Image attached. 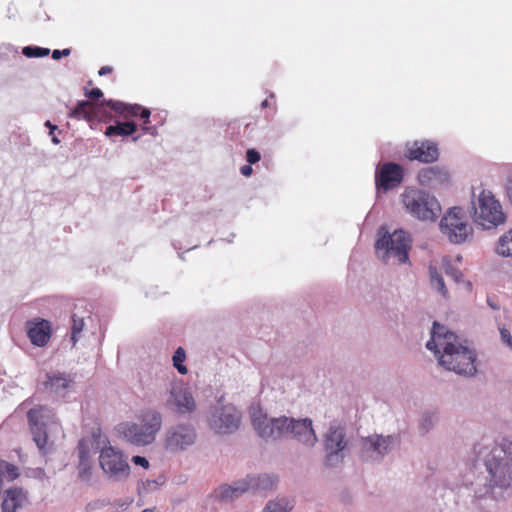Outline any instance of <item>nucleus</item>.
<instances>
[{
  "mask_svg": "<svg viewBox=\"0 0 512 512\" xmlns=\"http://www.w3.org/2000/svg\"><path fill=\"white\" fill-rule=\"evenodd\" d=\"M78 477L82 481H89L92 477L91 461L82 460L78 463Z\"/></svg>",
  "mask_w": 512,
  "mask_h": 512,
  "instance_id": "72a5a7b5",
  "label": "nucleus"
},
{
  "mask_svg": "<svg viewBox=\"0 0 512 512\" xmlns=\"http://www.w3.org/2000/svg\"><path fill=\"white\" fill-rule=\"evenodd\" d=\"M490 306H491V308H496V307L494 306V303H491V304H490Z\"/></svg>",
  "mask_w": 512,
  "mask_h": 512,
  "instance_id": "603ef678",
  "label": "nucleus"
},
{
  "mask_svg": "<svg viewBox=\"0 0 512 512\" xmlns=\"http://www.w3.org/2000/svg\"><path fill=\"white\" fill-rule=\"evenodd\" d=\"M27 329L28 337L35 346H45L51 337V325L47 320L29 321Z\"/></svg>",
  "mask_w": 512,
  "mask_h": 512,
  "instance_id": "4be33fe9",
  "label": "nucleus"
},
{
  "mask_svg": "<svg viewBox=\"0 0 512 512\" xmlns=\"http://www.w3.org/2000/svg\"><path fill=\"white\" fill-rule=\"evenodd\" d=\"M490 306H491V308H496V307L494 306V303H491V304H490Z\"/></svg>",
  "mask_w": 512,
  "mask_h": 512,
  "instance_id": "864d4df0",
  "label": "nucleus"
},
{
  "mask_svg": "<svg viewBox=\"0 0 512 512\" xmlns=\"http://www.w3.org/2000/svg\"><path fill=\"white\" fill-rule=\"evenodd\" d=\"M473 217L484 229H491L505 222V215L498 200L490 191H481L473 201Z\"/></svg>",
  "mask_w": 512,
  "mask_h": 512,
  "instance_id": "9d476101",
  "label": "nucleus"
},
{
  "mask_svg": "<svg viewBox=\"0 0 512 512\" xmlns=\"http://www.w3.org/2000/svg\"><path fill=\"white\" fill-rule=\"evenodd\" d=\"M107 107L115 112H124L127 110L128 115H135L140 108L137 104L130 105L113 100H103L99 104H93L89 101L82 100L69 111L68 116L77 120L91 121L108 115L106 111Z\"/></svg>",
  "mask_w": 512,
  "mask_h": 512,
  "instance_id": "1a4fd4ad",
  "label": "nucleus"
},
{
  "mask_svg": "<svg viewBox=\"0 0 512 512\" xmlns=\"http://www.w3.org/2000/svg\"><path fill=\"white\" fill-rule=\"evenodd\" d=\"M501 339L504 343H506L509 347L512 348V335L506 328L500 329Z\"/></svg>",
  "mask_w": 512,
  "mask_h": 512,
  "instance_id": "58836bf2",
  "label": "nucleus"
},
{
  "mask_svg": "<svg viewBox=\"0 0 512 512\" xmlns=\"http://www.w3.org/2000/svg\"><path fill=\"white\" fill-rule=\"evenodd\" d=\"M45 389L56 397L63 398L72 389L74 378L65 372L52 371L46 374Z\"/></svg>",
  "mask_w": 512,
  "mask_h": 512,
  "instance_id": "6ab92c4d",
  "label": "nucleus"
},
{
  "mask_svg": "<svg viewBox=\"0 0 512 512\" xmlns=\"http://www.w3.org/2000/svg\"><path fill=\"white\" fill-rule=\"evenodd\" d=\"M396 445L392 435H372L361 441V457L367 462H380Z\"/></svg>",
  "mask_w": 512,
  "mask_h": 512,
  "instance_id": "4468645a",
  "label": "nucleus"
},
{
  "mask_svg": "<svg viewBox=\"0 0 512 512\" xmlns=\"http://www.w3.org/2000/svg\"><path fill=\"white\" fill-rule=\"evenodd\" d=\"M111 72H112V67H110V66H103V67H101V68H100V70L98 71V74H99L100 76H104V75H107V74H109V73H111Z\"/></svg>",
  "mask_w": 512,
  "mask_h": 512,
  "instance_id": "a18cd8bd",
  "label": "nucleus"
},
{
  "mask_svg": "<svg viewBox=\"0 0 512 512\" xmlns=\"http://www.w3.org/2000/svg\"><path fill=\"white\" fill-rule=\"evenodd\" d=\"M426 348L434 352L439 364L446 370L466 377H474L478 372L475 350L467 347L456 334L436 321Z\"/></svg>",
  "mask_w": 512,
  "mask_h": 512,
  "instance_id": "f03ea898",
  "label": "nucleus"
},
{
  "mask_svg": "<svg viewBox=\"0 0 512 512\" xmlns=\"http://www.w3.org/2000/svg\"><path fill=\"white\" fill-rule=\"evenodd\" d=\"M348 446L349 439L346 434V428L338 422L330 423L323 435L324 464L327 467H337L340 465L346 456Z\"/></svg>",
  "mask_w": 512,
  "mask_h": 512,
  "instance_id": "0eeeda50",
  "label": "nucleus"
},
{
  "mask_svg": "<svg viewBox=\"0 0 512 512\" xmlns=\"http://www.w3.org/2000/svg\"><path fill=\"white\" fill-rule=\"evenodd\" d=\"M132 462L135 465H139L145 469H147L149 467V461L143 456H139V455L133 456Z\"/></svg>",
  "mask_w": 512,
  "mask_h": 512,
  "instance_id": "a19ab883",
  "label": "nucleus"
},
{
  "mask_svg": "<svg viewBox=\"0 0 512 512\" xmlns=\"http://www.w3.org/2000/svg\"><path fill=\"white\" fill-rule=\"evenodd\" d=\"M242 479L246 483L247 492L252 491L254 493L271 490L277 481L276 477L266 473L251 474Z\"/></svg>",
  "mask_w": 512,
  "mask_h": 512,
  "instance_id": "b1692460",
  "label": "nucleus"
},
{
  "mask_svg": "<svg viewBox=\"0 0 512 512\" xmlns=\"http://www.w3.org/2000/svg\"><path fill=\"white\" fill-rule=\"evenodd\" d=\"M140 108L137 112H139L141 110V117L143 119H145V123H148L149 122V118H150V111L149 109L147 108H142L140 105H138ZM121 114H123L125 117H132L133 115H128V112L127 110H125L124 112H120ZM138 113H136L134 116H136Z\"/></svg>",
  "mask_w": 512,
  "mask_h": 512,
  "instance_id": "4c0bfd02",
  "label": "nucleus"
},
{
  "mask_svg": "<svg viewBox=\"0 0 512 512\" xmlns=\"http://www.w3.org/2000/svg\"><path fill=\"white\" fill-rule=\"evenodd\" d=\"M143 130H144V132H149V133H152V134H153V130H154V129H153V128H150V127H146V126H144V127H143Z\"/></svg>",
  "mask_w": 512,
  "mask_h": 512,
  "instance_id": "de8ad7c7",
  "label": "nucleus"
},
{
  "mask_svg": "<svg viewBox=\"0 0 512 512\" xmlns=\"http://www.w3.org/2000/svg\"><path fill=\"white\" fill-rule=\"evenodd\" d=\"M411 240L403 230L384 232L375 242L377 258L387 265L405 264L409 261Z\"/></svg>",
  "mask_w": 512,
  "mask_h": 512,
  "instance_id": "20e7f679",
  "label": "nucleus"
},
{
  "mask_svg": "<svg viewBox=\"0 0 512 512\" xmlns=\"http://www.w3.org/2000/svg\"><path fill=\"white\" fill-rule=\"evenodd\" d=\"M471 461L457 486V504L464 512H492L512 486V441L483 439L473 446Z\"/></svg>",
  "mask_w": 512,
  "mask_h": 512,
  "instance_id": "f257e3e1",
  "label": "nucleus"
},
{
  "mask_svg": "<svg viewBox=\"0 0 512 512\" xmlns=\"http://www.w3.org/2000/svg\"><path fill=\"white\" fill-rule=\"evenodd\" d=\"M39 473L42 475H45L44 471L42 469L39 470Z\"/></svg>",
  "mask_w": 512,
  "mask_h": 512,
  "instance_id": "3c124183",
  "label": "nucleus"
},
{
  "mask_svg": "<svg viewBox=\"0 0 512 512\" xmlns=\"http://www.w3.org/2000/svg\"><path fill=\"white\" fill-rule=\"evenodd\" d=\"M440 231L453 244H462L473 238V228L464 211L459 207L450 208L440 221Z\"/></svg>",
  "mask_w": 512,
  "mask_h": 512,
  "instance_id": "6e6552de",
  "label": "nucleus"
},
{
  "mask_svg": "<svg viewBox=\"0 0 512 512\" xmlns=\"http://www.w3.org/2000/svg\"><path fill=\"white\" fill-rule=\"evenodd\" d=\"M261 158L260 153L255 149H248L246 152V160L249 164L257 163Z\"/></svg>",
  "mask_w": 512,
  "mask_h": 512,
  "instance_id": "e433bc0d",
  "label": "nucleus"
},
{
  "mask_svg": "<svg viewBox=\"0 0 512 512\" xmlns=\"http://www.w3.org/2000/svg\"><path fill=\"white\" fill-rule=\"evenodd\" d=\"M99 465L112 482H123L130 475L127 456L117 447L107 445L100 450Z\"/></svg>",
  "mask_w": 512,
  "mask_h": 512,
  "instance_id": "f8f14e48",
  "label": "nucleus"
},
{
  "mask_svg": "<svg viewBox=\"0 0 512 512\" xmlns=\"http://www.w3.org/2000/svg\"><path fill=\"white\" fill-rule=\"evenodd\" d=\"M407 156L410 160H418L423 163H432L439 157L437 145L432 141H415L408 148Z\"/></svg>",
  "mask_w": 512,
  "mask_h": 512,
  "instance_id": "aec40b11",
  "label": "nucleus"
},
{
  "mask_svg": "<svg viewBox=\"0 0 512 512\" xmlns=\"http://www.w3.org/2000/svg\"><path fill=\"white\" fill-rule=\"evenodd\" d=\"M165 407L179 415H186L196 410V402L187 387L183 384H173L165 400Z\"/></svg>",
  "mask_w": 512,
  "mask_h": 512,
  "instance_id": "dca6fc26",
  "label": "nucleus"
},
{
  "mask_svg": "<svg viewBox=\"0 0 512 512\" xmlns=\"http://www.w3.org/2000/svg\"><path fill=\"white\" fill-rule=\"evenodd\" d=\"M403 168L394 162L378 165L375 171V185L384 192L395 188L403 180Z\"/></svg>",
  "mask_w": 512,
  "mask_h": 512,
  "instance_id": "a211bd4d",
  "label": "nucleus"
},
{
  "mask_svg": "<svg viewBox=\"0 0 512 512\" xmlns=\"http://www.w3.org/2000/svg\"><path fill=\"white\" fill-rule=\"evenodd\" d=\"M496 251L501 256L512 257V229L500 237Z\"/></svg>",
  "mask_w": 512,
  "mask_h": 512,
  "instance_id": "c85d7f7f",
  "label": "nucleus"
},
{
  "mask_svg": "<svg viewBox=\"0 0 512 512\" xmlns=\"http://www.w3.org/2000/svg\"><path fill=\"white\" fill-rule=\"evenodd\" d=\"M140 422H124L118 425L117 430L128 443L143 447L152 444L162 428V414L150 409L143 412Z\"/></svg>",
  "mask_w": 512,
  "mask_h": 512,
  "instance_id": "7ed1b4c3",
  "label": "nucleus"
},
{
  "mask_svg": "<svg viewBox=\"0 0 512 512\" xmlns=\"http://www.w3.org/2000/svg\"><path fill=\"white\" fill-rule=\"evenodd\" d=\"M268 105H269V101H268L267 99H266V100H264V101L262 102V104H261V106H262L263 108L267 107Z\"/></svg>",
  "mask_w": 512,
  "mask_h": 512,
  "instance_id": "8fccbe9b",
  "label": "nucleus"
},
{
  "mask_svg": "<svg viewBox=\"0 0 512 512\" xmlns=\"http://www.w3.org/2000/svg\"><path fill=\"white\" fill-rule=\"evenodd\" d=\"M437 415L432 412H425L421 415L418 430L421 435L427 434L436 424Z\"/></svg>",
  "mask_w": 512,
  "mask_h": 512,
  "instance_id": "c756f323",
  "label": "nucleus"
},
{
  "mask_svg": "<svg viewBox=\"0 0 512 512\" xmlns=\"http://www.w3.org/2000/svg\"><path fill=\"white\" fill-rule=\"evenodd\" d=\"M22 53L28 58H40L49 55L50 50L37 46H26L23 48Z\"/></svg>",
  "mask_w": 512,
  "mask_h": 512,
  "instance_id": "473e14b6",
  "label": "nucleus"
},
{
  "mask_svg": "<svg viewBox=\"0 0 512 512\" xmlns=\"http://www.w3.org/2000/svg\"><path fill=\"white\" fill-rule=\"evenodd\" d=\"M506 195L512 204V179H509L506 183Z\"/></svg>",
  "mask_w": 512,
  "mask_h": 512,
  "instance_id": "c03bdc74",
  "label": "nucleus"
},
{
  "mask_svg": "<svg viewBox=\"0 0 512 512\" xmlns=\"http://www.w3.org/2000/svg\"><path fill=\"white\" fill-rule=\"evenodd\" d=\"M241 420L240 411L233 405L215 407L209 416L210 428L219 434H227L235 431Z\"/></svg>",
  "mask_w": 512,
  "mask_h": 512,
  "instance_id": "2eb2a0df",
  "label": "nucleus"
},
{
  "mask_svg": "<svg viewBox=\"0 0 512 512\" xmlns=\"http://www.w3.org/2000/svg\"><path fill=\"white\" fill-rule=\"evenodd\" d=\"M287 435L284 439H293L301 445L312 448L318 441L317 435L313 428L312 419L288 417Z\"/></svg>",
  "mask_w": 512,
  "mask_h": 512,
  "instance_id": "f3484780",
  "label": "nucleus"
},
{
  "mask_svg": "<svg viewBox=\"0 0 512 512\" xmlns=\"http://www.w3.org/2000/svg\"><path fill=\"white\" fill-rule=\"evenodd\" d=\"M27 504V493L22 488H11L5 491L1 508L2 512H17Z\"/></svg>",
  "mask_w": 512,
  "mask_h": 512,
  "instance_id": "5701e85b",
  "label": "nucleus"
},
{
  "mask_svg": "<svg viewBox=\"0 0 512 512\" xmlns=\"http://www.w3.org/2000/svg\"><path fill=\"white\" fill-rule=\"evenodd\" d=\"M27 417L33 441L43 455L47 454L52 446V443L48 440V433L59 431L60 423L58 419L54 412L46 406L30 409Z\"/></svg>",
  "mask_w": 512,
  "mask_h": 512,
  "instance_id": "423d86ee",
  "label": "nucleus"
},
{
  "mask_svg": "<svg viewBox=\"0 0 512 512\" xmlns=\"http://www.w3.org/2000/svg\"><path fill=\"white\" fill-rule=\"evenodd\" d=\"M449 174L446 169L433 166L423 169L419 173V181L422 185L437 186L447 183Z\"/></svg>",
  "mask_w": 512,
  "mask_h": 512,
  "instance_id": "393cba45",
  "label": "nucleus"
},
{
  "mask_svg": "<svg viewBox=\"0 0 512 512\" xmlns=\"http://www.w3.org/2000/svg\"><path fill=\"white\" fill-rule=\"evenodd\" d=\"M443 269L445 271V274L451 277L456 283H460L463 281L462 272L459 269L453 267L450 260L447 258L443 259Z\"/></svg>",
  "mask_w": 512,
  "mask_h": 512,
  "instance_id": "2f4dec72",
  "label": "nucleus"
},
{
  "mask_svg": "<svg viewBox=\"0 0 512 512\" xmlns=\"http://www.w3.org/2000/svg\"><path fill=\"white\" fill-rule=\"evenodd\" d=\"M86 96L90 100H99L103 96V92L99 88H93L92 90L86 92Z\"/></svg>",
  "mask_w": 512,
  "mask_h": 512,
  "instance_id": "ea45409f",
  "label": "nucleus"
},
{
  "mask_svg": "<svg viewBox=\"0 0 512 512\" xmlns=\"http://www.w3.org/2000/svg\"><path fill=\"white\" fill-rule=\"evenodd\" d=\"M45 126L49 128V130H50L49 134L50 135H53L54 131L57 129V126L53 125L49 120H47L45 122Z\"/></svg>",
  "mask_w": 512,
  "mask_h": 512,
  "instance_id": "49530a36",
  "label": "nucleus"
},
{
  "mask_svg": "<svg viewBox=\"0 0 512 512\" xmlns=\"http://www.w3.org/2000/svg\"><path fill=\"white\" fill-rule=\"evenodd\" d=\"M70 53H71L70 49L54 50L52 52V58L54 60H59L63 56H69Z\"/></svg>",
  "mask_w": 512,
  "mask_h": 512,
  "instance_id": "79ce46f5",
  "label": "nucleus"
},
{
  "mask_svg": "<svg viewBox=\"0 0 512 512\" xmlns=\"http://www.w3.org/2000/svg\"><path fill=\"white\" fill-rule=\"evenodd\" d=\"M77 450H78L79 461H82V460L91 461L90 460V440L81 439L78 443Z\"/></svg>",
  "mask_w": 512,
  "mask_h": 512,
  "instance_id": "f704fd0d",
  "label": "nucleus"
},
{
  "mask_svg": "<svg viewBox=\"0 0 512 512\" xmlns=\"http://www.w3.org/2000/svg\"><path fill=\"white\" fill-rule=\"evenodd\" d=\"M400 201L405 211L419 221L434 222L441 213L437 198L425 190L406 188Z\"/></svg>",
  "mask_w": 512,
  "mask_h": 512,
  "instance_id": "39448f33",
  "label": "nucleus"
},
{
  "mask_svg": "<svg viewBox=\"0 0 512 512\" xmlns=\"http://www.w3.org/2000/svg\"><path fill=\"white\" fill-rule=\"evenodd\" d=\"M185 358H186L185 350L182 347H178L177 350L174 352L172 360H173L174 367L182 375L187 373V368L185 365H183Z\"/></svg>",
  "mask_w": 512,
  "mask_h": 512,
  "instance_id": "7c9ffc66",
  "label": "nucleus"
},
{
  "mask_svg": "<svg viewBox=\"0 0 512 512\" xmlns=\"http://www.w3.org/2000/svg\"><path fill=\"white\" fill-rule=\"evenodd\" d=\"M137 126L134 122H116L115 125H110L106 128L105 134L107 136H129L136 132Z\"/></svg>",
  "mask_w": 512,
  "mask_h": 512,
  "instance_id": "bb28decb",
  "label": "nucleus"
},
{
  "mask_svg": "<svg viewBox=\"0 0 512 512\" xmlns=\"http://www.w3.org/2000/svg\"><path fill=\"white\" fill-rule=\"evenodd\" d=\"M250 415L252 425L262 439L276 441L287 435L288 416L269 417L260 407H252Z\"/></svg>",
  "mask_w": 512,
  "mask_h": 512,
  "instance_id": "9b49d317",
  "label": "nucleus"
},
{
  "mask_svg": "<svg viewBox=\"0 0 512 512\" xmlns=\"http://www.w3.org/2000/svg\"><path fill=\"white\" fill-rule=\"evenodd\" d=\"M197 440V431L191 423H177L165 431L163 445L170 453L187 451Z\"/></svg>",
  "mask_w": 512,
  "mask_h": 512,
  "instance_id": "ddd939ff",
  "label": "nucleus"
},
{
  "mask_svg": "<svg viewBox=\"0 0 512 512\" xmlns=\"http://www.w3.org/2000/svg\"><path fill=\"white\" fill-rule=\"evenodd\" d=\"M51 140H52V142L54 144H59L60 143V140L56 136H54V135H52V139Z\"/></svg>",
  "mask_w": 512,
  "mask_h": 512,
  "instance_id": "09e8293b",
  "label": "nucleus"
},
{
  "mask_svg": "<svg viewBox=\"0 0 512 512\" xmlns=\"http://www.w3.org/2000/svg\"><path fill=\"white\" fill-rule=\"evenodd\" d=\"M294 507V500L288 497H277L266 503L262 512H290Z\"/></svg>",
  "mask_w": 512,
  "mask_h": 512,
  "instance_id": "a878e982",
  "label": "nucleus"
},
{
  "mask_svg": "<svg viewBox=\"0 0 512 512\" xmlns=\"http://www.w3.org/2000/svg\"><path fill=\"white\" fill-rule=\"evenodd\" d=\"M247 492L246 483L243 479L236 480L231 484H221L215 488L213 496L221 502H231Z\"/></svg>",
  "mask_w": 512,
  "mask_h": 512,
  "instance_id": "412c9836",
  "label": "nucleus"
},
{
  "mask_svg": "<svg viewBox=\"0 0 512 512\" xmlns=\"http://www.w3.org/2000/svg\"><path fill=\"white\" fill-rule=\"evenodd\" d=\"M72 332H71V341L73 342V345L76 344L78 340V335L82 332L84 328V320L83 318H78L76 315H73L72 317Z\"/></svg>",
  "mask_w": 512,
  "mask_h": 512,
  "instance_id": "c9c22d12",
  "label": "nucleus"
},
{
  "mask_svg": "<svg viewBox=\"0 0 512 512\" xmlns=\"http://www.w3.org/2000/svg\"><path fill=\"white\" fill-rule=\"evenodd\" d=\"M429 275H430V283L434 290L440 293L444 298L448 297V290L446 288L444 279L441 273L437 270L436 267L430 265L429 266Z\"/></svg>",
  "mask_w": 512,
  "mask_h": 512,
  "instance_id": "cd10ccee",
  "label": "nucleus"
},
{
  "mask_svg": "<svg viewBox=\"0 0 512 512\" xmlns=\"http://www.w3.org/2000/svg\"><path fill=\"white\" fill-rule=\"evenodd\" d=\"M240 172H241V174L243 176L248 177V176H250L252 174L253 169H252L250 164L249 165H244V166L241 167Z\"/></svg>",
  "mask_w": 512,
  "mask_h": 512,
  "instance_id": "37998d69",
  "label": "nucleus"
}]
</instances>
